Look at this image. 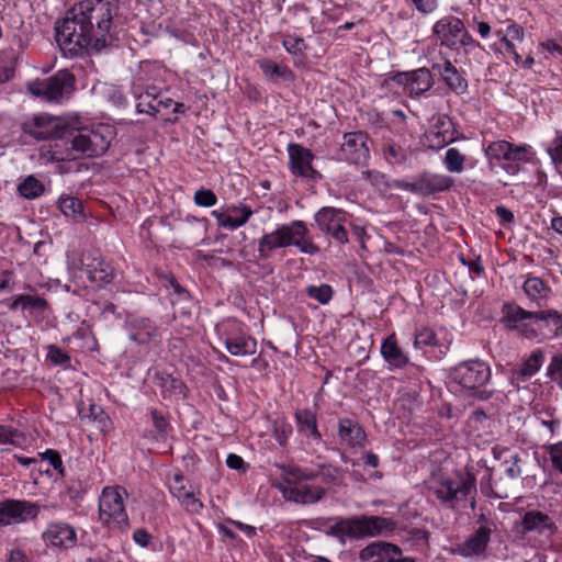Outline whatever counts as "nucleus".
Masks as SVG:
<instances>
[{"mask_svg":"<svg viewBox=\"0 0 562 562\" xmlns=\"http://www.w3.org/2000/svg\"><path fill=\"white\" fill-rule=\"evenodd\" d=\"M119 0H82L55 25L56 41L64 52L100 50L116 40Z\"/></svg>","mask_w":562,"mask_h":562,"instance_id":"nucleus-1","label":"nucleus"},{"mask_svg":"<svg viewBox=\"0 0 562 562\" xmlns=\"http://www.w3.org/2000/svg\"><path fill=\"white\" fill-rule=\"evenodd\" d=\"M114 135V128L105 124L80 128L70 140H57L49 145L50 159L71 161L100 157L109 149Z\"/></svg>","mask_w":562,"mask_h":562,"instance_id":"nucleus-2","label":"nucleus"},{"mask_svg":"<svg viewBox=\"0 0 562 562\" xmlns=\"http://www.w3.org/2000/svg\"><path fill=\"white\" fill-rule=\"evenodd\" d=\"M283 483L273 484L282 496L290 502L300 505H311L322 501L326 490L321 485L308 483L315 479L313 469L295 464L278 465Z\"/></svg>","mask_w":562,"mask_h":562,"instance_id":"nucleus-3","label":"nucleus"},{"mask_svg":"<svg viewBox=\"0 0 562 562\" xmlns=\"http://www.w3.org/2000/svg\"><path fill=\"white\" fill-rule=\"evenodd\" d=\"M502 322L512 329H519L527 338L537 336V329L529 327L525 321H532L538 329H548L553 336H562V314L557 311H526L515 303H504Z\"/></svg>","mask_w":562,"mask_h":562,"instance_id":"nucleus-4","label":"nucleus"},{"mask_svg":"<svg viewBox=\"0 0 562 562\" xmlns=\"http://www.w3.org/2000/svg\"><path fill=\"white\" fill-rule=\"evenodd\" d=\"M396 524L391 518L380 516H355L337 518L327 533L345 543L346 539H361L367 537L384 536L392 532Z\"/></svg>","mask_w":562,"mask_h":562,"instance_id":"nucleus-5","label":"nucleus"},{"mask_svg":"<svg viewBox=\"0 0 562 562\" xmlns=\"http://www.w3.org/2000/svg\"><path fill=\"white\" fill-rule=\"evenodd\" d=\"M123 495H126L123 487L105 486L101 492L98 504V519L101 525L120 533H126L131 527Z\"/></svg>","mask_w":562,"mask_h":562,"instance_id":"nucleus-6","label":"nucleus"},{"mask_svg":"<svg viewBox=\"0 0 562 562\" xmlns=\"http://www.w3.org/2000/svg\"><path fill=\"white\" fill-rule=\"evenodd\" d=\"M67 265L70 270L86 272L90 281L99 284L110 283L114 278L113 267L101 258L98 248H71Z\"/></svg>","mask_w":562,"mask_h":562,"instance_id":"nucleus-7","label":"nucleus"},{"mask_svg":"<svg viewBox=\"0 0 562 562\" xmlns=\"http://www.w3.org/2000/svg\"><path fill=\"white\" fill-rule=\"evenodd\" d=\"M483 150L490 162L504 161L502 167L508 175L518 173L520 165L529 162L532 155L530 145L514 144L505 139L491 142Z\"/></svg>","mask_w":562,"mask_h":562,"instance_id":"nucleus-8","label":"nucleus"},{"mask_svg":"<svg viewBox=\"0 0 562 562\" xmlns=\"http://www.w3.org/2000/svg\"><path fill=\"white\" fill-rule=\"evenodd\" d=\"M434 34L442 46L458 50L460 47L482 48L481 44L468 32L461 19L446 15L432 27Z\"/></svg>","mask_w":562,"mask_h":562,"instance_id":"nucleus-9","label":"nucleus"},{"mask_svg":"<svg viewBox=\"0 0 562 562\" xmlns=\"http://www.w3.org/2000/svg\"><path fill=\"white\" fill-rule=\"evenodd\" d=\"M431 488L441 503L449 508H456L468 496L476 492V479L471 473H459L456 479L442 477Z\"/></svg>","mask_w":562,"mask_h":562,"instance_id":"nucleus-10","label":"nucleus"},{"mask_svg":"<svg viewBox=\"0 0 562 562\" xmlns=\"http://www.w3.org/2000/svg\"><path fill=\"white\" fill-rule=\"evenodd\" d=\"M27 91L44 101L59 102L74 89V76L68 71H58L47 79H36L26 83Z\"/></svg>","mask_w":562,"mask_h":562,"instance_id":"nucleus-11","label":"nucleus"},{"mask_svg":"<svg viewBox=\"0 0 562 562\" xmlns=\"http://www.w3.org/2000/svg\"><path fill=\"white\" fill-rule=\"evenodd\" d=\"M451 381L464 390L474 391L483 387L492 376L491 367L480 360L473 359L460 362L451 368Z\"/></svg>","mask_w":562,"mask_h":562,"instance_id":"nucleus-12","label":"nucleus"},{"mask_svg":"<svg viewBox=\"0 0 562 562\" xmlns=\"http://www.w3.org/2000/svg\"><path fill=\"white\" fill-rule=\"evenodd\" d=\"M317 227L338 244L349 243L348 226L350 223L340 209L325 206L315 214Z\"/></svg>","mask_w":562,"mask_h":562,"instance_id":"nucleus-13","label":"nucleus"},{"mask_svg":"<svg viewBox=\"0 0 562 562\" xmlns=\"http://www.w3.org/2000/svg\"><path fill=\"white\" fill-rule=\"evenodd\" d=\"M368 142L369 136L364 132L345 133L338 150V159L357 166L366 165L370 158Z\"/></svg>","mask_w":562,"mask_h":562,"instance_id":"nucleus-14","label":"nucleus"},{"mask_svg":"<svg viewBox=\"0 0 562 562\" xmlns=\"http://www.w3.org/2000/svg\"><path fill=\"white\" fill-rule=\"evenodd\" d=\"M555 531L557 526L553 519L540 510H528L522 516L520 522L521 535L529 539L531 537H539L540 546L548 544Z\"/></svg>","mask_w":562,"mask_h":562,"instance_id":"nucleus-15","label":"nucleus"},{"mask_svg":"<svg viewBox=\"0 0 562 562\" xmlns=\"http://www.w3.org/2000/svg\"><path fill=\"white\" fill-rule=\"evenodd\" d=\"M260 246H313L308 238V229L302 221L282 225L273 233L265 236Z\"/></svg>","mask_w":562,"mask_h":562,"instance_id":"nucleus-16","label":"nucleus"},{"mask_svg":"<svg viewBox=\"0 0 562 562\" xmlns=\"http://www.w3.org/2000/svg\"><path fill=\"white\" fill-rule=\"evenodd\" d=\"M41 506L26 499L8 498L0 502V526L24 522L38 516Z\"/></svg>","mask_w":562,"mask_h":562,"instance_id":"nucleus-17","label":"nucleus"},{"mask_svg":"<svg viewBox=\"0 0 562 562\" xmlns=\"http://www.w3.org/2000/svg\"><path fill=\"white\" fill-rule=\"evenodd\" d=\"M492 533L490 525H481L453 549V553L465 559H485Z\"/></svg>","mask_w":562,"mask_h":562,"instance_id":"nucleus-18","label":"nucleus"},{"mask_svg":"<svg viewBox=\"0 0 562 562\" xmlns=\"http://www.w3.org/2000/svg\"><path fill=\"white\" fill-rule=\"evenodd\" d=\"M362 562H416L414 558L404 557L402 549L393 543L375 541L359 552Z\"/></svg>","mask_w":562,"mask_h":562,"instance_id":"nucleus-19","label":"nucleus"},{"mask_svg":"<svg viewBox=\"0 0 562 562\" xmlns=\"http://www.w3.org/2000/svg\"><path fill=\"white\" fill-rule=\"evenodd\" d=\"M252 214L251 207L244 202L229 203L211 213L220 227L229 231H235L245 225Z\"/></svg>","mask_w":562,"mask_h":562,"instance_id":"nucleus-20","label":"nucleus"},{"mask_svg":"<svg viewBox=\"0 0 562 562\" xmlns=\"http://www.w3.org/2000/svg\"><path fill=\"white\" fill-rule=\"evenodd\" d=\"M42 539L47 546L58 550L75 548L78 541L75 528L65 521L47 524L42 533Z\"/></svg>","mask_w":562,"mask_h":562,"instance_id":"nucleus-21","label":"nucleus"},{"mask_svg":"<svg viewBox=\"0 0 562 562\" xmlns=\"http://www.w3.org/2000/svg\"><path fill=\"white\" fill-rule=\"evenodd\" d=\"M66 124L57 116L49 114L34 115L29 123V133L37 139H54L64 140L63 134L65 133Z\"/></svg>","mask_w":562,"mask_h":562,"instance_id":"nucleus-22","label":"nucleus"},{"mask_svg":"<svg viewBox=\"0 0 562 562\" xmlns=\"http://www.w3.org/2000/svg\"><path fill=\"white\" fill-rule=\"evenodd\" d=\"M544 362V351L542 349L533 350L529 357L520 363L514 366L508 372L509 383L517 390L524 387L542 367Z\"/></svg>","mask_w":562,"mask_h":562,"instance_id":"nucleus-23","label":"nucleus"},{"mask_svg":"<svg viewBox=\"0 0 562 562\" xmlns=\"http://www.w3.org/2000/svg\"><path fill=\"white\" fill-rule=\"evenodd\" d=\"M290 170L294 176L307 179H316L318 172L313 168V153L300 144L291 143L288 145Z\"/></svg>","mask_w":562,"mask_h":562,"instance_id":"nucleus-24","label":"nucleus"},{"mask_svg":"<svg viewBox=\"0 0 562 562\" xmlns=\"http://www.w3.org/2000/svg\"><path fill=\"white\" fill-rule=\"evenodd\" d=\"M451 122L446 116H437L425 134L426 144L431 149H441L453 140Z\"/></svg>","mask_w":562,"mask_h":562,"instance_id":"nucleus-25","label":"nucleus"},{"mask_svg":"<svg viewBox=\"0 0 562 562\" xmlns=\"http://www.w3.org/2000/svg\"><path fill=\"white\" fill-rule=\"evenodd\" d=\"M432 69L437 70L443 82L457 94H464L468 91V81L449 60L432 65Z\"/></svg>","mask_w":562,"mask_h":562,"instance_id":"nucleus-26","label":"nucleus"},{"mask_svg":"<svg viewBox=\"0 0 562 562\" xmlns=\"http://www.w3.org/2000/svg\"><path fill=\"white\" fill-rule=\"evenodd\" d=\"M406 75L405 87L406 93L411 98L419 97L427 92L434 85L431 71L427 68H418L416 70L404 72Z\"/></svg>","mask_w":562,"mask_h":562,"instance_id":"nucleus-27","label":"nucleus"},{"mask_svg":"<svg viewBox=\"0 0 562 562\" xmlns=\"http://www.w3.org/2000/svg\"><path fill=\"white\" fill-rule=\"evenodd\" d=\"M454 180L442 173H423L418 177L419 195H431L449 190Z\"/></svg>","mask_w":562,"mask_h":562,"instance_id":"nucleus-28","label":"nucleus"},{"mask_svg":"<svg viewBox=\"0 0 562 562\" xmlns=\"http://www.w3.org/2000/svg\"><path fill=\"white\" fill-rule=\"evenodd\" d=\"M338 435L344 442L351 447H363L367 437L359 423L349 418L339 419Z\"/></svg>","mask_w":562,"mask_h":562,"instance_id":"nucleus-29","label":"nucleus"},{"mask_svg":"<svg viewBox=\"0 0 562 562\" xmlns=\"http://www.w3.org/2000/svg\"><path fill=\"white\" fill-rule=\"evenodd\" d=\"M381 355L390 367L401 369L408 363V357L398 347L394 335L385 338L381 345Z\"/></svg>","mask_w":562,"mask_h":562,"instance_id":"nucleus-30","label":"nucleus"},{"mask_svg":"<svg viewBox=\"0 0 562 562\" xmlns=\"http://www.w3.org/2000/svg\"><path fill=\"white\" fill-rule=\"evenodd\" d=\"M522 290L530 303L539 307L544 305L551 292L550 288L538 277L528 278L522 284Z\"/></svg>","mask_w":562,"mask_h":562,"instance_id":"nucleus-31","label":"nucleus"},{"mask_svg":"<svg viewBox=\"0 0 562 562\" xmlns=\"http://www.w3.org/2000/svg\"><path fill=\"white\" fill-rule=\"evenodd\" d=\"M225 347L232 356H251L257 351V341L246 335L229 336L225 339Z\"/></svg>","mask_w":562,"mask_h":562,"instance_id":"nucleus-32","label":"nucleus"},{"mask_svg":"<svg viewBox=\"0 0 562 562\" xmlns=\"http://www.w3.org/2000/svg\"><path fill=\"white\" fill-rule=\"evenodd\" d=\"M258 66L266 79L278 82L280 79L292 81L294 79L293 71L284 64H278L270 59L258 60Z\"/></svg>","mask_w":562,"mask_h":562,"instance_id":"nucleus-33","label":"nucleus"},{"mask_svg":"<svg viewBox=\"0 0 562 562\" xmlns=\"http://www.w3.org/2000/svg\"><path fill=\"white\" fill-rule=\"evenodd\" d=\"M295 419L297 425V431L305 436L319 441L322 436L317 429L316 415L311 409L296 411Z\"/></svg>","mask_w":562,"mask_h":562,"instance_id":"nucleus-34","label":"nucleus"},{"mask_svg":"<svg viewBox=\"0 0 562 562\" xmlns=\"http://www.w3.org/2000/svg\"><path fill=\"white\" fill-rule=\"evenodd\" d=\"M383 156L391 165H403L409 157V148L390 139L383 146Z\"/></svg>","mask_w":562,"mask_h":562,"instance_id":"nucleus-35","label":"nucleus"},{"mask_svg":"<svg viewBox=\"0 0 562 562\" xmlns=\"http://www.w3.org/2000/svg\"><path fill=\"white\" fill-rule=\"evenodd\" d=\"M132 326L135 331L130 334V339L139 345L147 344L156 333L154 324L148 318L135 319Z\"/></svg>","mask_w":562,"mask_h":562,"instance_id":"nucleus-36","label":"nucleus"},{"mask_svg":"<svg viewBox=\"0 0 562 562\" xmlns=\"http://www.w3.org/2000/svg\"><path fill=\"white\" fill-rule=\"evenodd\" d=\"M156 378L165 396L184 395L186 384L181 379L166 372L158 373Z\"/></svg>","mask_w":562,"mask_h":562,"instance_id":"nucleus-37","label":"nucleus"},{"mask_svg":"<svg viewBox=\"0 0 562 562\" xmlns=\"http://www.w3.org/2000/svg\"><path fill=\"white\" fill-rule=\"evenodd\" d=\"M11 311H15L19 307L22 310L31 308L34 311L43 312L47 308L48 303L41 296H34L29 294L18 295L12 302L8 304Z\"/></svg>","mask_w":562,"mask_h":562,"instance_id":"nucleus-38","label":"nucleus"},{"mask_svg":"<svg viewBox=\"0 0 562 562\" xmlns=\"http://www.w3.org/2000/svg\"><path fill=\"white\" fill-rule=\"evenodd\" d=\"M58 207L66 217L75 221L83 217V205L78 198L60 196L58 200Z\"/></svg>","mask_w":562,"mask_h":562,"instance_id":"nucleus-39","label":"nucleus"},{"mask_svg":"<svg viewBox=\"0 0 562 562\" xmlns=\"http://www.w3.org/2000/svg\"><path fill=\"white\" fill-rule=\"evenodd\" d=\"M404 80H407L406 75L403 72H397L394 76L385 78L381 85V89L385 92V95H406L407 93Z\"/></svg>","mask_w":562,"mask_h":562,"instance_id":"nucleus-40","label":"nucleus"},{"mask_svg":"<svg viewBox=\"0 0 562 562\" xmlns=\"http://www.w3.org/2000/svg\"><path fill=\"white\" fill-rule=\"evenodd\" d=\"M465 156L456 147L448 148L445 153L442 164L452 173H461L464 170Z\"/></svg>","mask_w":562,"mask_h":562,"instance_id":"nucleus-41","label":"nucleus"},{"mask_svg":"<svg viewBox=\"0 0 562 562\" xmlns=\"http://www.w3.org/2000/svg\"><path fill=\"white\" fill-rule=\"evenodd\" d=\"M136 110L138 113H146L151 116L159 112L156 88H149L138 97Z\"/></svg>","mask_w":562,"mask_h":562,"instance_id":"nucleus-42","label":"nucleus"},{"mask_svg":"<svg viewBox=\"0 0 562 562\" xmlns=\"http://www.w3.org/2000/svg\"><path fill=\"white\" fill-rule=\"evenodd\" d=\"M18 191L23 198L33 200L44 192V186L34 176H29L18 186Z\"/></svg>","mask_w":562,"mask_h":562,"instance_id":"nucleus-43","label":"nucleus"},{"mask_svg":"<svg viewBox=\"0 0 562 562\" xmlns=\"http://www.w3.org/2000/svg\"><path fill=\"white\" fill-rule=\"evenodd\" d=\"M38 471L48 473V469H43V462H47L49 465L57 470L60 475H64L63 460L58 451L53 449H46L44 452L38 453Z\"/></svg>","mask_w":562,"mask_h":562,"instance_id":"nucleus-44","label":"nucleus"},{"mask_svg":"<svg viewBox=\"0 0 562 562\" xmlns=\"http://www.w3.org/2000/svg\"><path fill=\"white\" fill-rule=\"evenodd\" d=\"M149 416L159 438L166 439L170 430V424L167 415L157 408H149Z\"/></svg>","mask_w":562,"mask_h":562,"instance_id":"nucleus-45","label":"nucleus"},{"mask_svg":"<svg viewBox=\"0 0 562 562\" xmlns=\"http://www.w3.org/2000/svg\"><path fill=\"white\" fill-rule=\"evenodd\" d=\"M282 46L290 55H303L306 48V44L303 37L296 35H284L282 40Z\"/></svg>","mask_w":562,"mask_h":562,"instance_id":"nucleus-46","label":"nucleus"},{"mask_svg":"<svg viewBox=\"0 0 562 562\" xmlns=\"http://www.w3.org/2000/svg\"><path fill=\"white\" fill-rule=\"evenodd\" d=\"M547 376L562 389V353H555L547 368Z\"/></svg>","mask_w":562,"mask_h":562,"instance_id":"nucleus-47","label":"nucleus"},{"mask_svg":"<svg viewBox=\"0 0 562 562\" xmlns=\"http://www.w3.org/2000/svg\"><path fill=\"white\" fill-rule=\"evenodd\" d=\"M306 293L321 304L328 303L333 296V290L328 284H322L319 286L311 285L306 288Z\"/></svg>","mask_w":562,"mask_h":562,"instance_id":"nucleus-48","label":"nucleus"},{"mask_svg":"<svg viewBox=\"0 0 562 562\" xmlns=\"http://www.w3.org/2000/svg\"><path fill=\"white\" fill-rule=\"evenodd\" d=\"M178 498L181 502V505L187 509V512L191 514H198L203 508V503L195 497L194 493L186 492L183 494H178Z\"/></svg>","mask_w":562,"mask_h":562,"instance_id":"nucleus-49","label":"nucleus"},{"mask_svg":"<svg viewBox=\"0 0 562 562\" xmlns=\"http://www.w3.org/2000/svg\"><path fill=\"white\" fill-rule=\"evenodd\" d=\"M337 472L338 471L335 467L326 463L318 464L316 470L313 469L315 479L321 477L322 482L325 484L335 483L337 481Z\"/></svg>","mask_w":562,"mask_h":562,"instance_id":"nucleus-50","label":"nucleus"},{"mask_svg":"<svg viewBox=\"0 0 562 562\" xmlns=\"http://www.w3.org/2000/svg\"><path fill=\"white\" fill-rule=\"evenodd\" d=\"M437 342L436 334L430 328H423L415 334L414 346L415 348H424L427 346H435Z\"/></svg>","mask_w":562,"mask_h":562,"instance_id":"nucleus-51","label":"nucleus"},{"mask_svg":"<svg viewBox=\"0 0 562 562\" xmlns=\"http://www.w3.org/2000/svg\"><path fill=\"white\" fill-rule=\"evenodd\" d=\"M543 448L550 456L553 468L562 474V441L546 445Z\"/></svg>","mask_w":562,"mask_h":562,"instance_id":"nucleus-52","label":"nucleus"},{"mask_svg":"<svg viewBox=\"0 0 562 562\" xmlns=\"http://www.w3.org/2000/svg\"><path fill=\"white\" fill-rule=\"evenodd\" d=\"M193 200L196 205L203 207H211L217 203L216 194L210 189L195 191Z\"/></svg>","mask_w":562,"mask_h":562,"instance_id":"nucleus-53","label":"nucleus"},{"mask_svg":"<svg viewBox=\"0 0 562 562\" xmlns=\"http://www.w3.org/2000/svg\"><path fill=\"white\" fill-rule=\"evenodd\" d=\"M292 434V426L286 422H276L273 426V436L280 446H285Z\"/></svg>","mask_w":562,"mask_h":562,"instance_id":"nucleus-54","label":"nucleus"},{"mask_svg":"<svg viewBox=\"0 0 562 562\" xmlns=\"http://www.w3.org/2000/svg\"><path fill=\"white\" fill-rule=\"evenodd\" d=\"M47 358L56 366H63L69 362L70 357L59 347L50 345L48 347Z\"/></svg>","mask_w":562,"mask_h":562,"instance_id":"nucleus-55","label":"nucleus"},{"mask_svg":"<svg viewBox=\"0 0 562 562\" xmlns=\"http://www.w3.org/2000/svg\"><path fill=\"white\" fill-rule=\"evenodd\" d=\"M547 151L554 165L562 164V133L555 136Z\"/></svg>","mask_w":562,"mask_h":562,"instance_id":"nucleus-56","label":"nucleus"},{"mask_svg":"<svg viewBox=\"0 0 562 562\" xmlns=\"http://www.w3.org/2000/svg\"><path fill=\"white\" fill-rule=\"evenodd\" d=\"M507 38L512 41L522 42L525 38V31L521 25L512 20H507Z\"/></svg>","mask_w":562,"mask_h":562,"instance_id":"nucleus-57","label":"nucleus"},{"mask_svg":"<svg viewBox=\"0 0 562 562\" xmlns=\"http://www.w3.org/2000/svg\"><path fill=\"white\" fill-rule=\"evenodd\" d=\"M394 187L414 194H419L418 177L414 179L396 180Z\"/></svg>","mask_w":562,"mask_h":562,"instance_id":"nucleus-58","label":"nucleus"},{"mask_svg":"<svg viewBox=\"0 0 562 562\" xmlns=\"http://www.w3.org/2000/svg\"><path fill=\"white\" fill-rule=\"evenodd\" d=\"M409 533V541L413 542L415 546H423L425 547L428 542L429 532L424 529L413 528L408 531Z\"/></svg>","mask_w":562,"mask_h":562,"instance_id":"nucleus-59","label":"nucleus"},{"mask_svg":"<svg viewBox=\"0 0 562 562\" xmlns=\"http://www.w3.org/2000/svg\"><path fill=\"white\" fill-rule=\"evenodd\" d=\"M133 540L142 548H147L153 540V536L145 528H137L133 532Z\"/></svg>","mask_w":562,"mask_h":562,"instance_id":"nucleus-60","label":"nucleus"},{"mask_svg":"<svg viewBox=\"0 0 562 562\" xmlns=\"http://www.w3.org/2000/svg\"><path fill=\"white\" fill-rule=\"evenodd\" d=\"M539 48L546 50L552 56H562V43L554 40H548L539 44Z\"/></svg>","mask_w":562,"mask_h":562,"instance_id":"nucleus-61","label":"nucleus"},{"mask_svg":"<svg viewBox=\"0 0 562 562\" xmlns=\"http://www.w3.org/2000/svg\"><path fill=\"white\" fill-rule=\"evenodd\" d=\"M19 431L8 426L0 425V445L15 443Z\"/></svg>","mask_w":562,"mask_h":562,"instance_id":"nucleus-62","label":"nucleus"},{"mask_svg":"<svg viewBox=\"0 0 562 562\" xmlns=\"http://www.w3.org/2000/svg\"><path fill=\"white\" fill-rule=\"evenodd\" d=\"M411 1L414 3L415 8L424 14L432 13L438 7L437 0H411Z\"/></svg>","mask_w":562,"mask_h":562,"instance_id":"nucleus-63","label":"nucleus"},{"mask_svg":"<svg viewBox=\"0 0 562 562\" xmlns=\"http://www.w3.org/2000/svg\"><path fill=\"white\" fill-rule=\"evenodd\" d=\"M510 460H512V465H509L505 472H506L507 476H509L510 479H516L521 475V468L519 465V461H520L519 454H517V453L510 454Z\"/></svg>","mask_w":562,"mask_h":562,"instance_id":"nucleus-64","label":"nucleus"}]
</instances>
